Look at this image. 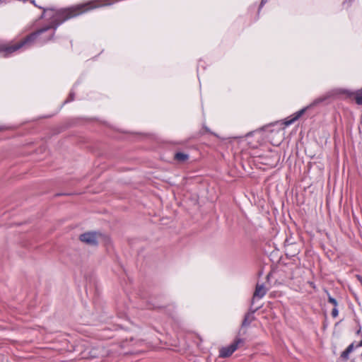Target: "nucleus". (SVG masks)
<instances>
[{
    "label": "nucleus",
    "mask_w": 362,
    "mask_h": 362,
    "mask_svg": "<svg viewBox=\"0 0 362 362\" xmlns=\"http://www.w3.org/2000/svg\"><path fill=\"white\" fill-rule=\"evenodd\" d=\"M339 315V311H338V309L336 308H334L332 311V316L333 317H337Z\"/></svg>",
    "instance_id": "9b49d317"
},
{
    "label": "nucleus",
    "mask_w": 362,
    "mask_h": 362,
    "mask_svg": "<svg viewBox=\"0 0 362 362\" xmlns=\"http://www.w3.org/2000/svg\"><path fill=\"white\" fill-rule=\"evenodd\" d=\"M325 100V98H317L310 105L303 107V109L297 111L296 112L293 113L291 116L286 118L284 121V124L285 127H288L291 124H292L293 122H295L296 120H298L305 112L307 110H308L310 107L315 106L320 103L322 102Z\"/></svg>",
    "instance_id": "f03ea898"
},
{
    "label": "nucleus",
    "mask_w": 362,
    "mask_h": 362,
    "mask_svg": "<svg viewBox=\"0 0 362 362\" xmlns=\"http://www.w3.org/2000/svg\"><path fill=\"white\" fill-rule=\"evenodd\" d=\"M255 317L252 313H248L245 315V318L242 322V327H247L254 320Z\"/></svg>",
    "instance_id": "0eeeda50"
},
{
    "label": "nucleus",
    "mask_w": 362,
    "mask_h": 362,
    "mask_svg": "<svg viewBox=\"0 0 362 362\" xmlns=\"http://www.w3.org/2000/svg\"><path fill=\"white\" fill-rule=\"evenodd\" d=\"M70 97H71V100H73L72 93H70Z\"/></svg>",
    "instance_id": "dca6fc26"
},
{
    "label": "nucleus",
    "mask_w": 362,
    "mask_h": 362,
    "mask_svg": "<svg viewBox=\"0 0 362 362\" xmlns=\"http://www.w3.org/2000/svg\"><path fill=\"white\" fill-rule=\"evenodd\" d=\"M244 343V340L242 339H236L233 343L226 347H223L220 350L219 356L222 358H226L230 356L234 353L240 344Z\"/></svg>",
    "instance_id": "20e7f679"
},
{
    "label": "nucleus",
    "mask_w": 362,
    "mask_h": 362,
    "mask_svg": "<svg viewBox=\"0 0 362 362\" xmlns=\"http://www.w3.org/2000/svg\"><path fill=\"white\" fill-rule=\"evenodd\" d=\"M7 129H8V127L6 126H0V131Z\"/></svg>",
    "instance_id": "ddd939ff"
},
{
    "label": "nucleus",
    "mask_w": 362,
    "mask_h": 362,
    "mask_svg": "<svg viewBox=\"0 0 362 362\" xmlns=\"http://www.w3.org/2000/svg\"><path fill=\"white\" fill-rule=\"evenodd\" d=\"M328 301L329 303H332L334 308L337 307L338 303L337 300L332 297L330 295H328Z\"/></svg>",
    "instance_id": "9d476101"
},
{
    "label": "nucleus",
    "mask_w": 362,
    "mask_h": 362,
    "mask_svg": "<svg viewBox=\"0 0 362 362\" xmlns=\"http://www.w3.org/2000/svg\"><path fill=\"white\" fill-rule=\"evenodd\" d=\"M103 238L100 233L96 232L85 233L80 236V240L90 245H96Z\"/></svg>",
    "instance_id": "7ed1b4c3"
},
{
    "label": "nucleus",
    "mask_w": 362,
    "mask_h": 362,
    "mask_svg": "<svg viewBox=\"0 0 362 362\" xmlns=\"http://www.w3.org/2000/svg\"><path fill=\"white\" fill-rule=\"evenodd\" d=\"M354 349V344L352 343L346 349V350H344L341 353V357L343 358H345V359L348 358L349 354L351 353Z\"/></svg>",
    "instance_id": "1a4fd4ad"
},
{
    "label": "nucleus",
    "mask_w": 362,
    "mask_h": 362,
    "mask_svg": "<svg viewBox=\"0 0 362 362\" xmlns=\"http://www.w3.org/2000/svg\"><path fill=\"white\" fill-rule=\"evenodd\" d=\"M358 346H362V340L356 346V347H358Z\"/></svg>",
    "instance_id": "2eb2a0df"
},
{
    "label": "nucleus",
    "mask_w": 362,
    "mask_h": 362,
    "mask_svg": "<svg viewBox=\"0 0 362 362\" xmlns=\"http://www.w3.org/2000/svg\"><path fill=\"white\" fill-rule=\"evenodd\" d=\"M267 289L264 284H257L255 293L253 294V300L262 298L267 293Z\"/></svg>",
    "instance_id": "423d86ee"
},
{
    "label": "nucleus",
    "mask_w": 362,
    "mask_h": 362,
    "mask_svg": "<svg viewBox=\"0 0 362 362\" xmlns=\"http://www.w3.org/2000/svg\"><path fill=\"white\" fill-rule=\"evenodd\" d=\"M356 277L359 282L362 284V276L357 275Z\"/></svg>",
    "instance_id": "f8f14e48"
},
{
    "label": "nucleus",
    "mask_w": 362,
    "mask_h": 362,
    "mask_svg": "<svg viewBox=\"0 0 362 362\" xmlns=\"http://www.w3.org/2000/svg\"><path fill=\"white\" fill-rule=\"evenodd\" d=\"M267 1V0H262L260 7H262Z\"/></svg>",
    "instance_id": "4468645a"
},
{
    "label": "nucleus",
    "mask_w": 362,
    "mask_h": 362,
    "mask_svg": "<svg viewBox=\"0 0 362 362\" xmlns=\"http://www.w3.org/2000/svg\"><path fill=\"white\" fill-rule=\"evenodd\" d=\"M337 93L345 94L349 98L354 96L356 103L358 105H362V88L356 91H351L347 89H338L336 90Z\"/></svg>",
    "instance_id": "39448f33"
},
{
    "label": "nucleus",
    "mask_w": 362,
    "mask_h": 362,
    "mask_svg": "<svg viewBox=\"0 0 362 362\" xmlns=\"http://www.w3.org/2000/svg\"><path fill=\"white\" fill-rule=\"evenodd\" d=\"M174 158L177 161L184 163L189 158V155L185 153L177 152L175 154Z\"/></svg>",
    "instance_id": "6e6552de"
},
{
    "label": "nucleus",
    "mask_w": 362,
    "mask_h": 362,
    "mask_svg": "<svg viewBox=\"0 0 362 362\" xmlns=\"http://www.w3.org/2000/svg\"><path fill=\"white\" fill-rule=\"evenodd\" d=\"M269 132V134L267 136L272 145L276 146L280 145L284 138V129L257 130L247 134L246 138L249 144L255 148L261 143L260 140H263L264 134Z\"/></svg>",
    "instance_id": "f257e3e1"
}]
</instances>
